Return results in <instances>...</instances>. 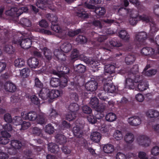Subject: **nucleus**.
Returning <instances> with one entry per match:
<instances>
[{
  "instance_id": "obj_1",
  "label": "nucleus",
  "mask_w": 159,
  "mask_h": 159,
  "mask_svg": "<svg viewBox=\"0 0 159 159\" xmlns=\"http://www.w3.org/2000/svg\"><path fill=\"white\" fill-rule=\"evenodd\" d=\"M139 69L137 65H134L130 69V72L128 74V78L125 80V87L133 89L134 83H139L138 89L140 91H143L148 88V84L146 81H143V76H140L138 73Z\"/></svg>"
},
{
  "instance_id": "obj_2",
  "label": "nucleus",
  "mask_w": 159,
  "mask_h": 159,
  "mask_svg": "<svg viewBox=\"0 0 159 159\" xmlns=\"http://www.w3.org/2000/svg\"><path fill=\"white\" fill-rule=\"evenodd\" d=\"M74 69L77 75L73 74V81L70 82V84L69 87L71 90L78 91L80 87V84L83 81V79L80 73H84L86 70V67L81 64H79L75 66H74Z\"/></svg>"
},
{
  "instance_id": "obj_3",
  "label": "nucleus",
  "mask_w": 159,
  "mask_h": 159,
  "mask_svg": "<svg viewBox=\"0 0 159 159\" xmlns=\"http://www.w3.org/2000/svg\"><path fill=\"white\" fill-rule=\"evenodd\" d=\"M112 77L107 76V78H104L102 81L104 84L103 89L105 91H107L109 93L115 92L117 89L115 86L113 85L112 82Z\"/></svg>"
},
{
  "instance_id": "obj_4",
  "label": "nucleus",
  "mask_w": 159,
  "mask_h": 159,
  "mask_svg": "<svg viewBox=\"0 0 159 159\" xmlns=\"http://www.w3.org/2000/svg\"><path fill=\"white\" fill-rule=\"evenodd\" d=\"M28 10V9L26 7H23L19 9L17 7H14L11 8L10 10L6 11L5 12V14L7 15L11 16L12 17H18L23 12H25Z\"/></svg>"
},
{
  "instance_id": "obj_5",
  "label": "nucleus",
  "mask_w": 159,
  "mask_h": 159,
  "mask_svg": "<svg viewBox=\"0 0 159 159\" xmlns=\"http://www.w3.org/2000/svg\"><path fill=\"white\" fill-rule=\"evenodd\" d=\"M12 43L17 45H20L22 48L27 49L31 47L32 41L29 38H24L22 37L19 40L14 39L12 41Z\"/></svg>"
},
{
  "instance_id": "obj_6",
  "label": "nucleus",
  "mask_w": 159,
  "mask_h": 159,
  "mask_svg": "<svg viewBox=\"0 0 159 159\" xmlns=\"http://www.w3.org/2000/svg\"><path fill=\"white\" fill-rule=\"evenodd\" d=\"M147 35L144 32H141L137 33L135 35L134 41L139 44H137V47L140 46L141 45L144 43L145 40L147 39Z\"/></svg>"
},
{
  "instance_id": "obj_7",
  "label": "nucleus",
  "mask_w": 159,
  "mask_h": 159,
  "mask_svg": "<svg viewBox=\"0 0 159 159\" xmlns=\"http://www.w3.org/2000/svg\"><path fill=\"white\" fill-rule=\"evenodd\" d=\"M37 115L36 112L33 111H30L27 113L25 111H23L21 113L22 118L23 119L32 121L36 120Z\"/></svg>"
},
{
  "instance_id": "obj_8",
  "label": "nucleus",
  "mask_w": 159,
  "mask_h": 159,
  "mask_svg": "<svg viewBox=\"0 0 159 159\" xmlns=\"http://www.w3.org/2000/svg\"><path fill=\"white\" fill-rule=\"evenodd\" d=\"M98 85V83L96 81L91 80L86 83L85 88L88 91H94L97 88Z\"/></svg>"
},
{
  "instance_id": "obj_9",
  "label": "nucleus",
  "mask_w": 159,
  "mask_h": 159,
  "mask_svg": "<svg viewBox=\"0 0 159 159\" xmlns=\"http://www.w3.org/2000/svg\"><path fill=\"white\" fill-rule=\"evenodd\" d=\"M140 145L144 147H147L149 146L150 143V140L147 136L142 135H141L137 139Z\"/></svg>"
},
{
  "instance_id": "obj_10",
  "label": "nucleus",
  "mask_w": 159,
  "mask_h": 159,
  "mask_svg": "<svg viewBox=\"0 0 159 159\" xmlns=\"http://www.w3.org/2000/svg\"><path fill=\"white\" fill-rule=\"evenodd\" d=\"M84 125L82 124L80 125H76L72 129L73 133L75 136L80 138L82 136V129L84 128Z\"/></svg>"
},
{
  "instance_id": "obj_11",
  "label": "nucleus",
  "mask_w": 159,
  "mask_h": 159,
  "mask_svg": "<svg viewBox=\"0 0 159 159\" xmlns=\"http://www.w3.org/2000/svg\"><path fill=\"white\" fill-rule=\"evenodd\" d=\"M1 134L2 136L0 137V143L4 145L7 144L10 140L8 138L10 137V134L5 131H2Z\"/></svg>"
},
{
  "instance_id": "obj_12",
  "label": "nucleus",
  "mask_w": 159,
  "mask_h": 159,
  "mask_svg": "<svg viewBox=\"0 0 159 159\" xmlns=\"http://www.w3.org/2000/svg\"><path fill=\"white\" fill-rule=\"evenodd\" d=\"M57 70L61 73L66 74L68 76H73V73L72 70H70L68 66L66 65H63L61 66H58L57 67Z\"/></svg>"
},
{
  "instance_id": "obj_13",
  "label": "nucleus",
  "mask_w": 159,
  "mask_h": 159,
  "mask_svg": "<svg viewBox=\"0 0 159 159\" xmlns=\"http://www.w3.org/2000/svg\"><path fill=\"white\" fill-rule=\"evenodd\" d=\"M141 119L140 117L138 116H135L129 117L128 120L129 124L134 126H137L141 123Z\"/></svg>"
},
{
  "instance_id": "obj_14",
  "label": "nucleus",
  "mask_w": 159,
  "mask_h": 159,
  "mask_svg": "<svg viewBox=\"0 0 159 159\" xmlns=\"http://www.w3.org/2000/svg\"><path fill=\"white\" fill-rule=\"evenodd\" d=\"M4 87L6 91L11 93L14 92L16 89V85L12 82L9 81L5 83Z\"/></svg>"
},
{
  "instance_id": "obj_15",
  "label": "nucleus",
  "mask_w": 159,
  "mask_h": 159,
  "mask_svg": "<svg viewBox=\"0 0 159 159\" xmlns=\"http://www.w3.org/2000/svg\"><path fill=\"white\" fill-rule=\"evenodd\" d=\"M28 65L32 68L35 69L38 67L39 64V60L38 59L33 57L29 58L27 61Z\"/></svg>"
},
{
  "instance_id": "obj_16",
  "label": "nucleus",
  "mask_w": 159,
  "mask_h": 159,
  "mask_svg": "<svg viewBox=\"0 0 159 159\" xmlns=\"http://www.w3.org/2000/svg\"><path fill=\"white\" fill-rule=\"evenodd\" d=\"M50 89L46 87L43 88L40 90L39 95L43 100H45L49 97Z\"/></svg>"
},
{
  "instance_id": "obj_17",
  "label": "nucleus",
  "mask_w": 159,
  "mask_h": 159,
  "mask_svg": "<svg viewBox=\"0 0 159 159\" xmlns=\"http://www.w3.org/2000/svg\"><path fill=\"white\" fill-rule=\"evenodd\" d=\"M76 15L82 19H86L89 18L88 14L86 12L84 9L82 7H78L75 11Z\"/></svg>"
},
{
  "instance_id": "obj_18",
  "label": "nucleus",
  "mask_w": 159,
  "mask_h": 159,
  "mask_svg": "<svg viewBox=\"0 0 159 159\" xmlns=\"http://www.w3.org/2000/svg\"><path fill=\"white\" fill-rule=\"evenodd\" d=\"M55 56V58L59 61H64L66 60V56L59 51L56 50L54 53Z\"/></svg>"
},
{
  "instance_id": "obj_19",
  "label": "nucleus",
  "mask_w": 159,
  "mask_h": 159,
  "mask_svg": "<svg viewBox=\"0 0 159 159\" xmlns=\"http://www.w3.org/2000/svg\"><path fill=\"white\" fill-rule=\"evenodd\" d=\"M115 67L114 65L108 64L105 66L104 74L105 75H108V76L111 77L110 75L115 72Z\"/></svg>"
},
{
  "instance_id": "obj_20",
  "label": "nucleus",
  "mask_w": 159,
  "mask_h": 159,
  "mask_svg": "<svg viewBox=\"0 0 159 159\" xmlns=\"http://www.w3.org/2000/svg\"><path fill=\"white\" fill-rule=\"evenodd\" d=\"M57 143L60 145H64L66 142V138L61 134H57L55 137Z\"/></svg>"
},
{
  "instance_id": "obj_21",
  "label": "nucleus",
  "mask_w": 159,
  "mask_h": 159,
  "mask_svg": "<svg viewBox=\"0 0 159 159\" xmlns=\"http://www.w3.org/2000/svg\"><path fill=\"white\" fill-rule=\"evenodd\" d=\"M11 145L14 151V152L11 153V154L15 153L16 149H20L22 145L20 142L16 140H12L11 142Z\"/></svg>"
},
{
  "instance_id": "obj_22",
  "label": "nucleus",
  "mask_w": 159,
  "mask_h": 159,
  "mask_svg": "<svg viewBox=\"0 0 159 159\" xmlns=\"http://www.w3.org/2000/svg\"><path fill=\"white\" fill-rule=\"evenodd\" d=\"M154 52L153 49L149 47H145L141 49V52L144 55L148 56L153 54Z\"/></svg>"
},
{
  "instance_id": "obj_23",
  "label": "nucleus",
  "mask_w": 159,
  "mask_h": 159,
  "mask_svg": "<svg viewBox=\"0 0 159 159\" xmlns=\"http://www.w3.org/2000/svg\"><path fill=\"white\" fill-rule=\"evenodd\" d=\"M101 134L99 132H94L92 133L90 138L92 140L96 143H98L101 139Z\"/></svg>"
},
{
  "instance_id": "obj_24",
  "label": "nucleus",
  "mask_w": 159,
  "mask_h": 159,
  "mask_svg": "<svg viewBox=\"0 0 159 159\" xmlns=\"http://www.w3.org/2000/svg\"><path fill=\"white\" fill-rule=\"evenodd\" d=\"M48 149L49 151L55 153H57L59 150L58 145L52 143L48 144Z\"/></svg>"
},
{
  "instance_id": "obj_25",
  "label": "nucleus",
  "mask_w": 159,
  "mask_h": 159,
  "mask_svg": "<svg viewBox=\"0 0 159 159\" xmlns=\"http://www.w3.org/2000/svg\"><path fill=\"white\" fill-rule=\"evenodd\" d=\"M61 50L64 53H68L70 51L72 48L71 45L69 43H64L60 46Z\"/></svg>"
},
{
  "instance_id": "obj_26",
  "label": "nucleus",
  "mask_w": 159,
  "mask_h": 159,
  "mask_svg": "<svg viewBox=\"0 0 159 159\" xmlns=\"http://www.w3.org/2000/svg\"><path fill=\"white\" fill-rule=\"evenodd\" d=\"M49 0H38L36 3L37 6L42 9L45 10L46 5L48 4Z\"/></svg>"
},
{
  "instance_id": "obj_27",
  "label": "nucleus",
  "mask_w": 159,
  "mask_h": 159,
  "mask_svg": "<svg viewBox=\"0 0 159 159\" xmlns=\"http://www.w3.org/2000/svg\"><path fill=\"white\" fill-rule=\"evenodd\" d=\"M120 38L126 41H128L129 39V35L125 30H122L119 33Z\"/></svg>"
},
{
  "instance_id": "obj_28",
  "label": "nucleus",
  "mask_w": 159,
  "mask_h": 159,
  "mask_svg": "<svg viewBox=\"0 0 159 159\" xmlns=\"http://www.w3.org/2000/svg\"><path fill=\"white\" fill-rule=\"evenodd\" d=\"M102 117V115L99 116V115L98 113L96 116H94L93 115H89L87 117V120L90 123L93 124L96 122L97 119H99Z\"/></svg>"
},
{
  "instance_id": "obj_29",
  "label": "nucleus",
  "mask_w": 159,
  "mask_h": 159,
  "mask_svg": "<svg viewBox=\"0 0 159 159\" xmlns=\"http://www.w3.org/2000/svg\"><path fill=\"white\" fill-rule=\"evenodd\" d=\"M94 11L98 16V17H100L105 15L106 11L104 7H96Z\"/></svg>"
},
{
  "instance_id": "obj_30",
  "label": "nucleus",
  "mask_w": 159,
  "mask_h": 159,
  "mask_svg": "<svg viewBox=\"0 0 159 159\" xmlns=\"http://www.w3.org/2000/svg\"><path fill=\"white\" fill-rule=\"evenodd\" d=\"M43 54L47 60L50 61L52 59V53L50 50L46 47H44L43 49Z\"/></svg>"
},
{
  "instance_id": "obj_31",
  "label": "nucleus",
  "mask_w": 159,
  "mask_h": 159,
  "mask_svg": "<svg viewBox=\"0 0 159 159\" xmlns=\"http://www.w3.org/2000/svg\"><path fill=\"white\" fill-rule=\"evenodd\" d=\"M147 114L148 117L151 118H157L159 116V112L153 109L148 110Z\"/></svg>"
},
{
  "instance_id": "obj_32",
  "label": "nucleus",
  "mask_w": 159,
  "mask_h": 159,
  "mask_svg": "<svg viewBox=\"0 0 159 159\" xmlns=\"http://www.w3.org/2000/svg\"><path fill=\"white\" fill-rule=\"evenodd\" d=\"M60 94V91L58 90H50L49 97L50 99H52L58 97Z\"/></svg>"
},
{
  "instance_id": "obj_33",
  "label": "nucleus",
  "mask_w": 159,
  "mask_h": 159,
  "mask_svg": "<svg viewBox=\"0 0 159 159\" xmlns=\"http://www.w3.org/2000/svg\"><path fill=\"white\" fill-rule=\"evenodd\" d=\"M103 150L105 153H111L114 150V147L111 144H107L103 146Z\"/></svg>"
},
{
  "instance_id": "obj_34",
  "label": "nucleus",
  "mask_w": 159,
  "mask_h": 159,
  "mask_svg": "<svg viewBox=\"0 0 159 159\" xmlns=\"http://www.w3.org/2000/svg\"><path fill=\"white\" fill-rule=\"evenodd\" d=\"M135 60V57L133 55L129 54L125 59V62L127 65H131L132 64Z\"/></svg>"
},
{
  "instance_id": "obj_35",
  "label": "nucleus",
  "mask_w": 159,
  "mask_h": 159,
  "mask_svg": "<svg viewBox=\"0 0 159 159\" xmlns=\"http://www.w3.org/2000/svg\"><path fill=\"white\" fill-rule=\"evenodd\" d=\"M134 140V135L131 133H127L125 137V140L128 143H132Z\"/></svg>"
},
{
  "instance_id": "obj_36",
  "label": "nucleus",
  "mask_w": 159,
  "mask_h": 159,
  "mask_svg": "<svg viewBox=\"0 0 159 159\" xmlns=\"http://www.w3.org/2000/svg\"><path fill=\"white\" fill-rule=\"evenodd\" d=\"M116 114L113 112H109L105 116V119L107 121L111 122L115 121L116 119Z\"/></svg>"
},
{
  "instance_id": "obj_37",
  "label": "nucleus",
  "mask_w": 159,
  "mask_h": 159,
  "mask_svg": "<svg viewBox=\"0 0 159 159\" xmlns=\"http://www.w3.org/2000/svg\"><path fill=\"white\" fill-rule=\"evenodd\" d=\"M47 19L51 22L52 25V23L56 24L57 21V17L53 14L48 13L46 15Z\"/></svg>"
},
{
  "instance_id": "obj_38",
  "label": "nucleus",
  "mask_w": 159,
  "mask_h": 159,
  "mask_svg": "<svg viewBox=\"0 0 159 159\" xmlns=\"http://www.w3.org/2000/svg\"><path fill=\"white\" fill-rule=\"evenodd\" d=\"M25 64V61L22 58H18L14 61V65L16 67L21 68Z\"/></svg>"
},
{
  "instance_id": "obj_39",
  "label": "nucleus",
  "mask_w": 159,
  "mask_h": 159,
  "mask_svg": "<svg viewBox=\"0 0 159 159\" xmlns=\"http://www.w3.org/2000/svg\"><path fill=\"white\" fill-rule=\"evenodd\" d=\"M4 50L8 54H12L15 51V49L12 45L7 44L5 46Z\"/></svg>"
},
{
  "instance_id": "obj_40",
  "label": "nucleus",
  "mask_w": 159,
  "mask_h": 159,
  "mask_svg": "<svg viewBox=\"0 0 159 159\" xmlns=\"http://www.w3.org/2000/svg\"><path fill=\"white\" fill-rule=\"evenodd\" d=\"M79 57V52L76 49H74L71 52L70 55L71 61L74 62L78 59Z\"/></svg>"
},
{
  "instance_id": "obj_41",
  "label": "nucleus",
  "mask_w": 159,
  "mask_h": 159,
  "mask_svg": "<svg viewBox=\"0 0 159 159\" xmlns=\"http://www.w3.org/2000/svg\"><path fill=\"white\" fill-rule=\"evenodd\" d=\"M50 84L53 87H57L59 86L60 87V80L58 78H52L51 80Z\"/></svg>"
},
{
  "instance_id": "obj_42",
  "label": "nucleus",
  "mask_w": 159,
  "mask_h": 159,
  "mask_svg": "<svg viewBox=\"0 0 159 159\" xmlns=\"http://www.w3.org/2000/svg\"><path fill=\"white\" fill-rule=\"evenodd\" d=\"M79 107L78 105L75 103H71L68 107V109L70 112L76 113L78 111Z\"/></svg>"
},
{
  "instance_id": "obj_43",
  "label": "nucleus",
  "mask_w": 159,
  "mask_h": 159,
  "mask_svg": "<svg viewBox=\"0 0 159 159\" xmlns=\"http://www.w3.org/2000/svg\"><path fill=\"white\" fill-rule=\"evenodd\" d=\"M109 43L111 46L114 47H120L122 45L121 43L117 39H111L109 41Z\"/></svg>"
},
{
  "instance_id": "obj_44",
  "label": "nucleus",
  "mask_w": 159,
  "mask_h": 159,
  "mask_svg": "<svg viewBox=\"0 0 159 159\" xmlns=\"http://www.w3.org/2000/svg\"><path fill=\"white\" fill-rule=\"evenodd\" d=\"M30 70L27 68H25L20 70V75L23 78L27 77L30 75Z\"/></svg>"
},
{
  "instance_id": "obj_45",
  "label": "nucleus",
  "mask_w": 159,
  "mask_h": 159,
  "mask_svg": "<svg viewBox=\"0 0 159 159\" xmlns=\"http://www.w3.org/2000/svg\"><path fill=\"white\" fill-rule=\"evenodd\" d=\"M113 137L117 140H119L123 138V134L122 132L118 130H116L114 133Z\"/></svg>"
},
{
  "instance_id": "obj_46",
  "label": "nucleus",
  "mask_w": 159,
  "mask_h": 159,
  "mask_svg": "<svg viewBox=\"0 0 159 159\" xmlns=\"http://www.w3.org/2000/svg\"><path fill=\"white\" fill-rule=\"evenodd\" d=\"M90 103L91 107L95 109L99 105L98 98L96 97L92 98L91 99Z\"/></svg>"
},
{
  "instance_id": "obj_47",
  "label": "nucleus",
  "mask_w": 159,
  "mask_h": 159,
  "mask_svg": "<svg viewBox=\"0 0 159 159\" xmlns=\"http://www.w3.org/2000/svg\"><path fill=\"white\" fill-rule=\"evenodd\" d=\"M76 116V113L74 112H69L66 115V119L69 121H71L75 119Z\"/></svg>"
},
{
  "instance_id": "obj_48",
  "label": "nucleus",
  "mask_w": 159,
  "mask_h": 159,
  "mask_svg": "<svg viewBox=\"0 0 159 159\" xmlns=\"http://www.w3.org/2000/svg\"><path fill=\"white\" fill-rule=\"evenodd\" d=\"M22 121L23 120L21 117L16 116L12 119V122L14 125H20Z\"/></svg>"
},
{
  "instance_id": "obj_49",
  "label": "nucleus",
  "mask_w": 159,
  "mask_h": 159,
  "mask_svg": "<svg viewBox=\"0 0 159 159\" xmlns=\"http://www.w3.org/2000/svg\"><path fill=\"white\" fill-rule=\"evenodd\" d=\"M54 127L51 124L47 125L45 128L46 132L50 134H52L54 132Z\"/></svg>"
},
{
  "instance_id": "obj_50",
  "label": "nucleus",
  "mask_w": 159,
  "mask_h": 159,
  "mask_svg": "<svg viewBox=\"0 0 159 159\" xmlns=\"http://www.w3.org/2000/svg\"><path fill=\"white\" fill-rule=\"evenodd\" d=\"M34 87L41 89L43 87V83L40 80L39 78L36 77L35 79Z\"/></svg>"
},
{
  "instance_id": "obj_51",
  "label": "nucleus",
  "mask_w": 159,
  "mask_h": 159,
  "mask_svg": "<svg viewBox=\"0 0 159 159\" xmlns=\"http://www.w3.org/2000/svg\"><path fill=\"white\" fill-rule=\"evenodd\" d=\"M20 22L22 25L27 27H30L31 26V21L26 18H23L20 20Z\"/></svg>"
},
{
  "instance_id": "obj_52",
  "label": "nucleus",
  "mask_w": 159,
  "mask_h": 159,
  "mask_svg": "<svg viewBox=\"0 0 159 159\" xmlns=\"http://www.w3.org/2000/svg\"><path fill=\"white\" fill-rule=\"evenodd\" d=\"M68 78H67L66 77L63 76L60 77V79H59L60 87L64 88L66 86L68 81Z\"/></svg>"
},
{
  "instance_id": "obj_53",
  "label": "nucleus",
  "mask_w": 159,
  "mask_h": 159,
  "mask_svg": "<svg viewBox=\"0 0 159 159\" xmlns=\"http://www.w3.org/2000/svg\"><path fill=\"white\" fill-rule=\"evenodd\" d=\"M51 28L52 30L57 33H61L62 30L60 26L57 24L52 23L51 25Z\"/></svg>"
},
{
  "instance_id": "obj_54",
  "label": "nucleus",
  "mask_w": 159,
  "mask_h": 159,
  "mask_svg": "<svg viewBox=\"0 0 159 159\" xmlns=\"http://www.w3.org/2000/svg\"><path fill=\"white\" fill-rule=\"evenodd\" d=\"M138 19L139 20H142L143 21L146 22H151L152 20L149 16L145 15L139 16L138 17Z\"/></svg>"
},
{
  "instance_id": "obj_55",
  "label": "nucleus",
  "mask_w": 159,
  "mask_h": 159,
  "mask_svg": "<svg viewBox=\"0 0 159 159\" xmlns=\"http://www.w3.org/2000/svg\"><path fill=\"white\" fill-rule=\"evenodd\" d=\"M2 128L0 129V130L3 128L4 130L3 131L10 132L12 130V125L9 123L6 124L5 125H2Z\"/></svg>"
},
{
  "instance_id": "obj_56",
  "label": "nucleus",
  "mask_w": 159,
  "mask_h": 159,
  "mask_svg": "<svg viewBox=\"0 0 159 159\" xmlns=\"http://www.w3.org/2000/svg\"><path fill=\"white\" fill-rule=\"evenodd\" d=\"M36 120L37 122L39 124H43L45 122L44 117L42 115H37Z\"/></svg>"
},
{
  "instance_id": "obj_57",
  "label": "nucleus",
  "mask_w": 159,
  "mask_h": 159,
  "mask_svg": "<svg viewBox=\"0 0 159 159\" xmlns=\"http://www.w3.org/2000/svg\"><path fill=\"white\" fill-rule=\"evenodd\" d=\"M95 109L98 112H99L100 113V114H101V116H102V115L103 116L102 114H101V113H102L105 110V106L103 104H101L99 105H98Z\"/></svg>"
},
{
  "instance_id": "obj_58",
  "label": "nucleus",
  "mask_w": 159,
  "mask_h": 159,
  "mask_svg": "<svg viewBox=\"0 0 159 159\" xmlns=\"http://www.w3.org/2000/svg\"><path fill=\"white\" fill-rule=\"evenodd\" d=\"M58 115V114L56 111L52 108L50 110L49 117L51 119H54Z\"/></svg>"
},
{
  "instance_id": "obj_59",
  "label": "nucleus",
  "mask_w": 159,
  "mask_h": 159,
  "mask_svg": "<svg viewBox=\"0 0 159 159\" xmlns=\"http://www.w3.org/2000/svg\"><path fill=\"white\" fill-rule=\"evenodd\" d=\"M30 99L32 102L36 105H38L40 103V101L39 99L35 95L31 96Z\"/></svg>"
},
{
  "instance_id": "obj_60",
  "label": "nucleus",
  "mask_w": 159,
  "mask_h": 159,
  "mask_svg": "<svg viewBox=\"0 0 159 159\" xmlns=\"http://www.w3.org/2000/svg\"><path fill=\"white\" fill-rule=\"evenodd\" d=\"M82 109L83 113L85 114H90L92 112V110L91 108L87 105L83 106Z\"/></svg>"
},
{
  "instance_id": "obj_61",
  "label": "nucleus",
  "mask_w": 159,
  "mask_h": 159,
  "mask_svg": "<svg viewBox=\"0 0 159 159\" xmlns=\"http://www.w3.org/2000/svg\"><path fill=\"white\" fill-rule=\"evenodd\" d=\"M20 125H21V130H25L27 129L30 126V123L29 122L24 121H22Z\"/></svg>"
},
{
  "instance_id": "obj_62",
  "label": "nucleus",
  "mask_w": 159,
  "mask_h": 159,
  "mask_svg": "<svg viewBox=\"0 0 159 159\" xmlns=\"http://www.w3.org/2000/svg\"><path fill=\"white\" fill-rule=\"evenodd\" d=\"M139 20L138 16H136L135 17H130L129 21L131 25L134 26L137 24Z\"/></svg>"
},
{
  "instance_id": "obj_63",
  "label": "nucleus",
  "mask_w": 159,
  "mask_h": 159,
  "mask_svg": "<svg viewBox=\"0 0 159 159\" xmlns=\"http://www.w3.org/2000/svg\"><path fill=\"white\" fill-rule=\"evenodd\" d=\"M151 154L154 156L159 154V147L157 146L153 147L151 150Z\"/></svg>"
},
{
  "instance_id": "obj_64",
  "label": "nucleus",
  "mask_w": 159,
  "mask_h": 159,
  "mask_svg": "<svg viewBox=\"0 0 159 159\" xmlns=\"http://www.w3.org/2000/svg\"><path fill=\"white\" fill-rule=\"evenodd\" d=\"M70 98L72 100L75 102L78 101L79 100V97L77 93L75 92H72L70 93Z\"/></svg>"
}]
</instances>
